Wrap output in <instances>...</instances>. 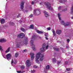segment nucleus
Segmentation results:
<instances>
[{
	"mask_svg": "<svg viewBox=\"0 0 73 73\" xmlns=\"http://www.w3.org/2000/svg\"><path fill=\"white\" fill-rule=\"evenodd\" d=\"M39 59V60L40 61H42L44 59V55L41 54V53L40 52H39L36 54V62L37 63L39 64V62L38 59Z\"/></svg>",
	"mask_w": 73,
	"mask_h": 73,
	"instance_id": "nucleus-1",
	"label": "nucleus"
},
{
	"mask_svg": "<svg viewBox=\"0 0 73 73\" xmlns=\"http://www.w3.org/2000/svg\"><path fill=\"white\" fill-rule=\"evenodd\" d=\"M36 36L35 35H33L30 42V44L32 46L33 49L34 51L36 50V48H35V44H33V41L36 38Z\"/></svg>",
	"mask_w": 73,
	"mask_h": 73,
	"instance_id": "nucleus-2",
	"label": "nucleus"
},
{
	"mask_svg": "<svg viewBox=\"0 0 73 73\" xmlns=\"http://www.w3.org/2000/svg\"><path fill=\"white\" fill-rule=\"evenodd\" d=\"M48 47H49V46L47 45L46 46V44H44L42 45V48L40 49V50L41 52H44L45 50L48 49Z\"/></svg>",
	"mask_w": 73,
	"mask_h": 73,
	"instance_id": "nucleus-3",
	"label": "nucleus"
},
{
	"mask_svg": "<svg viewBox=\"0 0 73 73\" xmlns=\"http://www.w3.org/2000/svg\"><path fill=\"white\" fill-rule=\"evenodd\" d=\"M44 4L46 6L47 9H48L50 11L53 10V8L51 7V5L50 4V3L48 2H46L44 3Z\"/></svg>",
	"mask_w": 73,
	"mask_h": 73,
	"instance_id": "nucleus-4",
	"label": "nucleus"
},
{
	"mask_svg": "<svg viewBox=\"0 0 73 73\" xmlns=\"http://www.w3.org/2000/svg\"><path fill=\"white\" fill-rule=\"evenodd\" d=\"M40 10L35 9L34 11V14L35 15H39L40 14Z\"/></svg>",
	"mask_w": 73,
	"mask_h": 73,
	"instance_id": "nucleus-5",
	"label": "nucleus"
},
{
	"mask_svg": "<svg viewBox=\"0 0 73 73\" xmlns=\"http://www.w3.org/2000/svg\"><path fill=\"white\" fill-rule=\"evenodd\" d=\"M24 36H25V34L23 33H22L18 35L17 37L18 38H23V37H24Z\"/></svg>",
	"mask_w": 73,
	"mask_h": 73,
	"instance_id": "nucleus-6",
	"label": "nucleus"
},
{
	"mask_svg": "<svg viewBox=\"0 0 73 73\" xmlns=\"http://www.w3.org/2000/svg\"><path fill=\"white\" fill-rule=\"evenodd\" d=\"M26 66H27V67H29L31 64V62H30V60H27L26 62Z\"/></svg>",
	"mask_w": 73,
	"mask_h": 73,
	"instance_id": "nucleus-7",
	"label": "nucleus"
},
{
	"mask_svg": "<svg viewBox=\"0 0 73 73\" xmlns=\"http://www.w3.org/2000/svg\"><path fill=\"white\" fill-rule=\"evenodd\" d=\"M62 7L61 6L59 7L58 8V11H60V12H61L62 11H66V10H67V9L66 8L65 9L62 10Z\"/></svg>",
	"mask_w": 73,
	"mask_h": 73,
	"instance_id": "nucleus-8",
	"label": "nucleus"
},
{
	"mask_svg": "<svg viewBox=\"0 0 73 73\" xmlns=\"http://www.w3.org/2000/svg\"><path fill=\"white\" fill-rule=\"evenodd\" d=\"M24 2H22L21 4H20V5L21 6V9L22 11H23V9H24Z\"/></svg>",
	"mask_w": 73,
	"mask_h": 73,
	"instance_id": "nucleus-9",
	"label": "nucleus"
},
{
	"mask_svg": "<svg viewBox=\"0 0 73 73\" xmlns=\"http://www.w3.org/2000/svg\"><path fill=\"white\" fill-rule=\"evenodd\" d=\"M6 57L8 60H10L11 58V55L10 54H8L6 55Z\"/></svg>",
	"mask_w": 73,
	"mask_h": 73,
	"instance_id": "nucleus-10",
	"label": "nucleus"
},
{
	"mask_svg": "<svg viewBox=\"0 0 73 73\" xmlns=\"http://www.w3.org/2000/svg\"><path fill=\"white\" fill-rule=\"evenodd\" d=\"M30 55L31 56V60H33L35 58V56L34 53H31L30 54Z\"/></svg>",
	"mask_w": 73,
	"mask_h": 73,
	"instance_id": "nucleus-11",
	"label": "nucleus"
},
{
	"mask_svg": "<svg viewBox=\"0 0 73 73\" xmlns=\"http://www.w3.org/2000/svg\"><path fill=\"white\" fill-rule=\"evenodd\" d=\"M43 12V13H44V15L46 17H49V15L48 14V13L46 12L45 11H44Z\"/></svg>",
	"mask_w": 73,
	"mask_h": 73,
	"instance_id": "nucleus-12",
	"label": "nucleus"
},
{
	"mask_svg": "<svg viewBox=\"0 0 73 73\" xmlns=\"http://www.w3.org/2000/svg\"><path fill=\"white\" fill-rule=\"evenodd\" d=\"M56 33L57 35H60L61 33V31L60 30H57L56 31Z\"/></svg>",
	"mask_w": 73,
	"mask_h": 73,
	"instance_id": "nucleus-13",
	"label": "nucleus"
},
{
	"mask_svg": "<svg viewBox=\"0 0 73 73\" xmlns=\"http://www.w3.org/2000/svg\"><path fill=\"white\" fill-rule=\"evenodd\" d=\"M6 39H0V42H3L5 41H6Z\"/></svg>",
	"mask_w": 73,
	"mask_h": 73,
	"instance_id": "nucleus-14",
	"label": "nucleus"
},
{
	"mask_svg": "<svg viewBox=\"0 0 73 73\" xmlns=\"http://www.w3.org/2000/svg\"><path fill=\"white\" fill-rule=\"evenodd\" d=\"M59 1L60 3H64L66 1V0H59Z\"/></svg>",
	"mask_w": 73,
	"mask_h": 73,
	"instance_id": "nucleus-15",
	"label": "nucleus"
},
{
	"mask_svg": "<svg viewBox=\"0 0 73 73\" xmlns=\"http://www.w3.org/2000/svg\"><path fill=\"white\" fill-rule=\"evenodd\" d=\"M1 24H4L5 23V20L4 19H2L1 20Z\"/></svg>",
	"mask_w": 73,
	"mask_h": 73,
	"instance_id": "nucleus-16",
	"label": "nucleus"
},
{
	"mask_svg": "<svg viewBox=\"0 0 73 73\" xmlns=\"http://www.w3.org/2000/svg\"><path fill=\"white\" fill-rule=\"evenodd\" d=\"M36 32H37V33H39V34H42L43 33V32L38 30H37Z\"/></svg>",
	"mask_w": 73,
	"mask_h": 73,
	"instance_id": "nucleus-17",
	"label": "nucleus"
},
{
	"mask_svg": "<svg viewBox=\"0 0 73 73\" xmlns=\"http://www.w3.org/2000/svg\"><path fill=\"white\" fill-rule=\"evenodd\" d=\"M24 42H25L26 44H27L28 43V39L27 38H25Z\"/></svg>",
	"mask_w": 73,
	"mask_h": 73,
	"instance_id": "nucleus-18",
	"label": "nucleus"
},
{
	"mask_svg": "<svg viewBox=\"0 0 73 73\" xmlns=\"http://www.w3.org/2000/svg\"><path fill=\"white\" fill-rule=\"evenodd\" d=\"M13 63H14V64H16V61H15H15L13 62V60H12L11 61V65L12 66H13V65L12 64H13Z\"/></svg>",
	"mask_w": 73,
	"mask_h": 73,
	"instance_id": "nucleus-19",
	"label": "nucleus"
},
{
	"mask_svg": "<svg viewBox=\"0 0 73 73\" xmlns=\"http://www.w3.org/2000/svg\"><path fill=\"white\" fill-rule=\"evenodd\" d=\"M58 16L59 18V20H61V17H60V16H61V15L60 14V13H58Z\"/></svg>",
	"mask_w": 73,
	"mask_h": 73,
	"instance_id": "nucleus-20",
	"label": "nucleus"
},
{
	"mask_svg": "<svg viewBox=\"0 0 73 73\" xmlns=\"http://www.w3.org/2000/svg\"><path fill=\"white\" fill-rule=\"evenodd\" d=\"M30 28H31V29H33V28H34V26L33 25H31L30 27Z\"/></svg>",
	"mask_w": 73,
	"mask_h": 73,
	"instance_id": "nucleus-21",
	"label": "nucleus"
},
{
	"mask_svg": "<svg viewBox=\"0 0 73 73\" xmlns=\"http://www.w3.org/2000/svg\"><path fill=\"white\" fill-rule=\"evenodd\" d=\"M52 31L53 32V35H54V36H55V35H56V34L55 33V31H54V29H52Z\"/></svg>",
	"mask_w": 73,
	"mask_h": 73,
	"instance_id": "nucleus-22",
	"label": "nucleus"
},
{
	"mask_svg": "<svg viewBox=\"0 0 73 73\" xmlns=\"http://www.w3.org/2000/svg\"><path fill=\"white\" fill-rule=\"evenodd\" d=\"M10 50V47L7 50L5 51V53H8V52H9V51Z\"/></svg>",
	"mask_w": 73,
	"mask_h": 73,
	"instance_id": "nucleus-23",
	"label": "nucleus"
},
{
	"mask_svg": "<svg viewBox=\"0 0 73 73\" xmlns=\"http://www.w3.org/2000/svg\"><path fill=\"white\" fill-rule=\"evenodd\" d=\"M53 49L54 50H56V51H58L59 50V49L58 48H54Z\"/></svg>",
	"mask_w": 73,
	"mask_h": 73,
	"instance_id": "nucleus-24",
	"label": "nucleus"
},
{
	"mask_svg": "<svg viewBox=\"0 0 73 73\" xmlns=\"http://www.w3.org/2000/svg\"><path fill=\"white\" fill-rule=\"evenodd\" d=\"M52 61L53 62H54V63L56 62V59L54 58L52 59Z\"/></svg>",
	"mask_w": 73,
	"mask_h": 73,
	"instance_id": "nucleus-25",
	"label": "nucleus"
},
{
	"mask_svg": "<svg viewBox=\"0 0 73 73\" xmlns=\"http://www.w3.org/2000/svg\"><path fill=\"white\" fill-rule=\"evenodd\" d=\"M21 69H24V68H25V66L24 65H22L21 66Z\"/></svg>",
	"mask_w": 73,
	"mask_h": 73,
	"instance_id": "nucleus-26",
	"label": "nucleus"
},
{
	"mask_svg": "<svg viewBox=\"0 0 73 73\" xmlns=\"http://www.w3.org/2000/svg\"><path fill=\"white\" fill-rule=\"evenodd\" d=\"M18 56H19V54H18V53H16L15 54V57H18Z\"/></svg>",
	"mask_w": 73,
	"mask_h": 73,
	"instance_id": "nucleus-27",
	"label": "nucleus"
},
{
	"mask_svg": "<svg viewBox=\"0 0 73 73\" xmlns=\"http://www.w3.org/2000/svg\"><path fill=\"white\" fill-rule=\"evenodd\" d=\"M46 69L48 70V69H49L50 67L48 65L46 66Z\"/></svg>",
	"mask_w": 73,
	"mask_h": 73,
	"instance_id": "nucleus-28",
	"label": "nucleus"
},
{
	"mask_svg": "<svg viewBox=\"0 0 73 73\" xmlns=\"http://www.w3.org/2000/svg\"><path fill=\"white\" fill-rule=\"evenodd\" d=\"M9 24H11V25H15V24L13 22H10L9 23Z\"/></svg>",
	"mask_w": 73,
	"mask_h": 73,
	"instance_id": "nucleus-29",
	"label": "nucleus"
},
{
	"mask_svg": "<svg viewBox=\"0 0 73 73\" xmlns=\"http://www.w3.org/2000/svg\"><path fill=\"white\" fill-rule=\"evenodd\" d=\"M70 69L72 70V68H71L70 69V68H67L66 69V70H67V71H69V70H70Z\"/></svg>",
	"mask_w": 73,
	"mask_h": 73,
	"instance_id": "nucleus-30",
	"label": "nucleus"
},
{
	"mask_svg": "<svg viewBox=\"0 0 73 73\" xmlns=\"http://www.w3.org/2000/svg\"><path fill=\"white\" fill-rule=\"evenodd\" d=\"M61 23L62 24L64 25L65 24V23L63 21H62L61 22Z\"/></svg>",
	"mask_w": 73,
	"mask_h": 73,
	"instance_id": "nucleus-31",
	"label": "nucleus"
},
{
	"mask_svg": "<svg viewBox=\"0 0 73 73\" xmlns=\"http://www.w3.org/2000/svg\"><path fill=\"white\" fill-rule=\"evenodd\" d=\"M21 30L22 31H23V32H24V31H25V29L23 28H21Z\"/></svg>",
	"mask_w": 73,
	"mask_h": 73,
	"instance_id": "nucleus-32",
	"label": "nucleus"
},
{
	"mask_svg": "<svg viewBox=\"0 0 73 73\" xmlns=\"http://www.w3.org/2000/svg\"><path fill=\"white\" fill-rule=\"evenodd\" d=\"M45 36H48V33H45Z\"/></svg>",
	"mask_w": 73,
	"mask_h": 73,
	"instance_id": "nucleus-33",
	"label": "nucleus"
},
{
	"mask_svg": "<svg viewBox=\"0 0 73 73\" xmlns=\"http://www.w3.org/2000/svg\"><path fill=\"white\" fill-rule=\"evenodd\" d=\"M33 17V15L31 14L29 16V18H31V17Z\"/></svg>",
	"mask_w": 73,
	"mask_h": 73,
	"instance_id": "nucleus-34",
	"label": "nucleus"
},
{
	"mask_svg": "<svg viewBox=\"0 0 73 73\" xmlns=\"http://www.w3.org/2000/svg\"><path fill=\"white\" fill-rule=\"evenodd\" d=\"M17 73H23V72H21V71H17Z\"/></svg>",
	"mask_w": 73,
	"mask_h": 73,
	"instance_id": "nucleus-35",
	"label": "nucleus"
},
{
	"mask_svg": "<svg viewBox=\"0 0 73 73\" xmlns=\"http://www.w3.org/2000/svg\"><path fill=\"white\" fill-rule=\"evenodd\" d=\"M0 50L1 51L2 50H3V49H2V47L1 46H0Z\"/></svg>",
	"mask_w": 73,
	"mask_h": 73,
	"instance_id": "nucleus-36",
	"label": "nucleus"
},
{
	"mask_svg": "<svg viewBox=\"0 0 73 73\" xmlns=\"http://www.w3.org/2000/svg\"><path fill=\"white\" fill-rule=\"evenodd\" d=\"M67 42H69L70 41V40L69 39H67Z\"/></svg>",
	"mask_w": 73,
	"mask_h": 73,
	"instance_id": "nucleus-37",
	"label": "nucleus"
},
{
	"mask_svg": "<svg viewBox=\"0 0 73 73\" xmlns=\"http://www.w3.org/2000/svg\"><path fill=\"white\" fill-rule=\"evenodd\" d=\"M34 68H37V66H34Z\"/></svg>",
	"mask_w": 73,
	"mask_h": 73,
	"instance_id": "nucleus-38",
	"label": "nucleus"
},
{
	"mask_svg": "<svg viewBox=\"0 0 73 73\" xmlns=\"http://www.w3.org/2000/svg\"><path fill=\"white\" fill-rule=\"evenodd\" d=\"M31 73H34V72H35V70H33V71H32V70H31Z\"/></svg>",
	"mask_w": 73,
	"mask_h": 73,
	"instance_id": "nucleus-39",
	"label": "nucleus"
},
{
	"mask_svg": "<svg viewBox=\"0 0 73 73\" xmlns=\"http://www.w3.org/2000/svg\"><path fill=\"white\" fill-rule=\"evenodd\" d=\"M20 14H19V15L17 16V18H18L19 17H20Z\"/></svg>",
	"mask_w": 73,
	"mask_h": 73,
	"instance_id": "nucleus-40",
	"label": "nucleus"
},
{
	"mask_svg": "<svg viewBox=\"0 0 73 73\" xmlns=\"http://www.w3.org/2000/svg\"><path fill=\"white\" fill-rule=\"evenodd\" d=\"M47 30H48V31L50 30V27L47 28Z\"/></svg>",
	"mask_w": 73,
	"mask_h": 73,
	"instance_id": "nucleus-41",
	"label": "nucleus"
},
{
	"mask_svg": "<svg viewBox=\"0 0 73 73\" xmlns=\"http://www.w3.org/2000/svg\"><path fill=\"white\" fill-rule=\"evenodd\" d=\"M60 63H61V61H58V64H60Z\"/></svg>",
	"mask_w": 73,
	"mask_h": 73,
	"instance_id": "nucleus-42",
	"label": "nucleus"
},
{
	"mask_svg": "<svg viewBox=\"0 0 73 73\" xmlns=\"http://www.w3.org/2000/svg\"><path fill=\"white\" fill-rule=\"evenodd\" d=\"M69 25V24H66V25H65V26H68V25Z\"/></svg>",
	"mask_w": 73,
	"mask_h": 73,
	"instance_id": "nucleus-43",
	"label": "nucleus"
},
{
	"mask_svg": "<svg viewBox=\"0 0 73 73\" xmlns=\"http://www.w3.org/2000/svg\"><path fill=\"white\" fill-rule=\"evenodd\" d=\"M17 44L19 45H21V44H20V43L18 42L17 44Z\"/></svg>",
	"mask_w": 73,
	"mask_h": 73,
	"instance_id": "nucleus-44",
	"label": "nucleus"
},
{
	"mask_svg": "<svg viewBox=\"0 0 73 73\" xmlns=\"http://www.w3.org/2000/svg\"><path fill=\"white\" fill-rule=\"evenodd\" d=\"M33 4H34V2H33V1L31 3V4L32 5H33Z\"/></svg>",
	"mask_w": 73,
	"mask_h": 73,
	"instance_id": "nucleus-45",
	"label": "nucleus"
},
{
	"mask_svg": "<svg viewBox=\"0 0 73 73\" xmlns=\"http://www.w3.org/2000/svg\"><path fill=\"white\" fill-rule=\"evenodd\" d=\"M45 38L46 40H48V37H45Z\"/></svg>",
	"mask_w": 73,
	"mask_h": 73,
	"instance_id": "nucleus-46",
	"label": "nucleus"
},
{
	"mask_svg": "<svg viewBox=\"0 0 73 73\" xmlns=\"http://www.w3.org/2000/svg\"><path fill=\"white\" fill-rule=\"evenodd\" d=\"M65 63L66 64H68V62H65Z\"/></svg>",
	"mask_w": 73,
	"mask_h": 73,
	"instance_id": "nucleus-47",
	"label": "nucleus"
},
{
	"mask_svg": "<svg viewBox=\"0 0 73 73\" xmlns=\"http://www.w3.org/2000/svg\"><path fill=\"white\" fill-rule=\"evenodd\" d=\"M27 51V50L26 49L24 50V52H26Z\"/></svg>",
	"mask_w": 73,
	"mask_h": 73,
	"instance_id": "nucleus-48",
	"label": "nucleus"
},
{
	"mask_svg": "<svg viewBox=\"0 0 73 73\" xmlns=\"http://www.w3.org/2000/svg\"><path fill=\"white\" fill-rule=\"evenodd\" d=\"M40 5H42V4H42V3H40Z\"/></svg>",
	"mask_w": 73,
	"mask_h": 73,
	"instance_id": "nucleus-49",
	"label": "nucleus"
},
{
	"mask_svg": "<svg viewBox=\"0 0 73 73\" xmlns=\"http://www.w3.org/2000/svg\"><path fill=\"white\" fill-rule=\"evenodd\" d=\"M71 19H73V17H71Z\"/></svg>",
	"mask_w": 73,
	"mask_h": 73,
	"instance_id": "nucleus-50",
	"label": "nucleus"
},
{
	"mask_svg": "<svg viewBox=\"0 0 73 73\" xmlns=\"http://www.w3.org/2000/svg\"><path fill=\"white\" fill-rule=\"evenodd\" d=\"M35 2H36V3H37V0H36L35 1Z\"/></svg>",
	"mask_w": 73,
	"mask_h": 73,
	"instance_id": "nucleus-51",
	"label": "nucleus"
},
{
	"mask_svg": "<svg viewBox=\"0 0 73 73\" xmlns=\"http://www.w3.org/2000/svg\"><path fill=\"white\" fill-rule=\"evenodd\" d=\"M66 48H68V46H66Z\"/></svg>",
	"mask_w": 73,
	"mask_h": 73,
	"instance_id": "nucleus-52",
	"label": "nucleus"
},
{
	"mask_svg": "<svg viewBox=\"0 0 73 73\" xmlns=\"http://www.w3.org/2000/svg\"><path fill=\"white\" fill-rule=\"evenodd\" d=\"M30 9H32V8L31 7L30 8Z\"/></svg>",
	"mask_w": 73,
	"mask_h": 73,
	"instance_id": "nucleus-53",
	"label": "nucleus"
},
{
	"mask_svg": "<svg viewBox=\"0 0 73 73\" xmlns=\"http://www.w3.org/2000/svg\"><path fill=\"white\" fill-rule=\"evenodd\" d=\"M3 57H4V58H5V57H4V56H3Z\"/></svg>",
	"mask_w": 73,
	"mask_h": 73,
	"instance_id": "nucleus-54",
	"label": "nucleus"
},
{
	"mask_svg": "<svg viewBox=\"0 0 73 73\" xmlns=\"http://www.w3.org/2000/svg\"><path fill=\"white\" fill-rule=\"evenodd\" d=\"M40 38H41V37H40Z\"/></svg>",
	"mask_w": 73,
	"mask_h": 73,
	"instance_id": "nucleus-55",
	"label": "nucleus"
},
{
	"mask_svg": "<svg viewBox=\"0 0 73 73\" xmlns=\"http://www.w3.org/2000/svg\"><path fill=\"white\" fill-rule=\"evenodd\" d=\"M10 69H11V68H10Z\"/></svg>",
	"mask_w": 73,
	"mask_h": 73,
	"instance_id": "nucleus-56",
	"label": "nucleus"
}]
</instances>
